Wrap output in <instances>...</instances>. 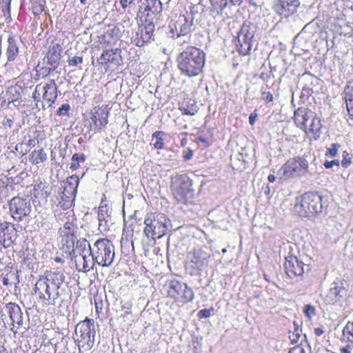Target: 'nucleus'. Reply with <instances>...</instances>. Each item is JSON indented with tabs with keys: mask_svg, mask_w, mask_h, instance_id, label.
Instances as JSON below:
<instances>
[{
	"mask_svg": "<svg viewBox=\"0 0 353 353\" xmlns=\"http://www.w3.org/2000/svg\"><path fill=\"white\" fill-rule=\"evenodd\" d=\"M19 54V42L14 37H9L6 56L8 61H13Z\"/></svg>",
	"mask_w": 353,
	"mask_h": 353,
	"instance_id": "28",
	"label": "nucleus"
},
{
	"mask_svg": "<svg viewBox=\"0 0 353 353\" xmlns=\"http://www.w3.org/2000/svg\"><path fill=\"white\" fill-rule=\"evenodd\" d=\"M351 159V155L347 151H344L343 152V160L341 161L342 166L347 168L352 163Z\"/></svg>",
	"mask_w": 353,
	"mask_h": 353,
	"instance_id": "41",
	"label": "nucleus"
},
{
	"mask_svg": "<svg viewBox=\"0 0 353 353\" xmlns=\"http://www.w3.org/2000/svg\"><path fill=\"white\" fill-rule=\"evenodd\" d=\"M121 50L118 48L110 50L104 51L99 58L97 59V62L99 64L103 65L107 63H113L116 65H119L121 61V56L120 54Z\"/></svg>",
	"mask_w": 353,
	"mask_h": 353,
	"instance_id": "24",
	"label": "nucleus"
},
{
	"mask_svg": "<svg viewBox=\"0 0 353 353\" xmlns=\"http://www.w3.org/2000/svg\"><path fill=\"white\" fill-rule=\"evenodd\" d=\"M61 51L62 49L59 44L50 47L46 54L47 63L50 66H53L54 68H57L59 64Z\"/></svg>",
	"mask_w": 353,
	"mask_h": 353,
	"instance_id": "26",
	"label": "nucleus"
},
{
	"mask_svg": "<svg viewBox=\"0 0 353 353\" xmlns=\"http://www.w3.org/2000/svg\"><path fill=\"white\" fill-rule=\"evenodd\" d=\"M144 224L145 234L154 239H161L172 230L171 221L161 213L148 214L144 220Z\"/></svg>",
	"mask_w": 353,
	"mask_h": 353,
	"instance_id": "3",
	"label": "nucleus"
},
{
	"mask_svg": "<svg viewBox=\"0 0 353 353\" xmlns=\"http://www.w3.org/2000/svg\"><path fill=\"white\" fill-rule=\"evenodd\" d=\"M13 124V121L11 119L7 118L6 121L3 122L4 126H8L10 128H12Z\"/></svg>",
	"mask_w": 353,
	"mask_h": 353,
	"instance_id": "55",
	"label": "nucleus"
},
{
	"mask_svg": "<svg viewBox=\"0 0 353 353\" xmlns=\"http://www.w3.org/2000/svg\"><path fill=\"white\" fill-rule=\"evenodd\" d=\"M23 146V143H19L16 145L15 149L17 151H19V150H21Z\"/></svg>",
	"mask_w": 353,
	"mask_h": 353,
	"instance_id": "61",
	"label": "nucleus"
},
{
	"mask_svg": "<svg viewBox=\"0 0 353 353\" xmlns=\"http://www.w3.org/2000/svg\"><path fill=\"white\" fill-rule=\"evenodd\" d=\"M212 310H213V309H211V310L203 309L198 312V316L199 318H208V317L210 316L211 312Z\"/></svg>",
	"mask_w": 353,
	"mask_h": 353,
	"instance_id": "46",
	"label": "nucleus"
},
{
	"mask_svg": "<svg viewBox=\"0 0 353 353\" xmlns=\"http://www.w3.org/2000/svg\"><path fill=\"white\" fill-rule=\"evenodd\" d=\"M90 254L99 265L108 267L114 258V246L108 239H100L94 243V249L90 251Z\"/></svg>",
	"mask_w": 353,
	"mask_h": 353,
	"instance_id": "7",
	"label": "nucleus"
},
{
	"mask_svg": "<svg viewBox=\"0 0 353 353\" xmlns=\"http://www.w3.org/2000/svg\"><path fill=\"white\" fill-rule=\"evenodd\" d=\"M143 8L145 11L150 12L152 14H157L161 11L162 6L159 0H146L145 3L140 6V12Z\"/></svg>",
	"mask_w": 353,
	"mask_h": 353,
	"instance_id": "30",
	"label": "nucleus"
},
{
	"mask_svg": "<svg viewBox=\"0 0 353 353\" xmlns=\"http://www.w3.org/2000/svg\"><path fill=\"white\" fill-rule=\"evenodd\" d=\"M209 255L202 250H197L193 253L190 259V265L192 268L190 274H199L201 271L208 267Z\"/></svg>",
	"mask_w": 353,
	"mask_h": 353,
	"instance_id": "19",
	"label": "nucleus"
},
{
	"mask_svg": "<svg viewBox=\"0 0 353 353\" xmlns=\"http://www.w3.org/2000/svg\"><path fill=\"white\" fill-rule=\"evenodd\" d=\"M56 68H54L53 66H50V68H41V71H42V74L44 76V77H47L48 75H49L52 71H54Z\"/></svg>",
	"mask_w": 353,
	"mask_h": 353,
	"instance_id": "50",
	"label": "nucleus"
},
{
	"mask_svg": "<svg viewBox=\"0 0 353 353\" xmlns=\"http://www.w3.org/2000/svg\"><path fill=\"white\" fill-rule=\"evenodd\" d=\"M64 281L65 275L62 270L46 272L34 285V291L38 301L43 305H55L64 292Z\"/></svg>",
	"mask_w": 353,
	"mask_h": 353,
	"instance_id": "1",
	"label": "nucleus"
},
{
	"mask_svg": "<svg viewBox=\"0 0 353 353\" xmlns=\"http://www.w3.org/2000/svg\"><path fill=\"white\" fill-rule=\"evenodd\" d=\"M121 309H122V311H123V312H124L123 317H125V316H127V315L130 314L131 312V305L128 303H125L122 305Z\"/></svg>",
	"mask_w": 353,
	"mask_h": 353,
	"instance_id": "49",
	"label": "nucleus"
},
{
	"mask_svg": "<svg viewBox=\"0 0 353 353\" xmlns=\"http://www.w3.org/2000/svg\"><path fill=\"white\" fill-rule=\"evenodd\" d=\"M47 158V154L43 149H40L32 152L30 161L32 164L37 165L46 161Z\"/></svg>",
	"mask_w": 353,
	"mask_h": 353,
	"instance_id": "32",
	"label": "nucleus"
},
{
	"mask_svg": "<svg viewBox=\"0 0 353 353\" xmlns=\"http://www.w3.org/2000/svg\"><path fill=\"white\" fill-rule=\"evenodd\" d=\"M95 334L94 321L92 319L85 318L75 326L74 340L79 349L90 350L94 344Z\"/></svg>",
	"mask_w": 353,
	"mask_h": 353,
	"instance_id": "5",
	"label": "nucleus"
},
{
	"mask_svg": "<svg viewBox=\"0 0 353 353\" xmlns=\"http://www.w3.org/2000/svg\"><path fill=\"white\" fill-rule=\"evenodd\" d=\"M257 114L256 113H251L249 117V123L253 125L255 123Z\"/></svg>",
	"mask_w": 353,
	"mask_h": 353,
	"instance_id": "53",
	"label": "nucleus"
},
{
	"mask_svg": "<svg viewBox=\"0 0 353 353\" xmlns=\"http://www.w3.org/2000/svg\"><path fill=\"white\" fill-rule=\"evenodd\" d=\"M17 237V231L14 225L6 221L0 223V243L4 248L12 246Z\"/></svg>",
	"mask_w": 353,
	"mask_h": 353,
	"instance_id": "17",
	"label": "nucleus"
},
{
	"mask_svg": "<svg viewBox=\"0 0 353 353\" xmlns=\"http://www.w3.org/2000/svg\"><path fill=\"white\" fill-rule=\"evenodd\" d=\"M192 26L193 21L192 19H189L185 15H180L174 22L172 30L174 29L176 38L181 36L185 37L191 32Z\"/></svg>",
	"mask_w": 353,
	"mask_h": 353,
	"instance_id": "22",
	"label": "nucleus"
},
{
	"mask_svg": "<svg viewBox=\"0 0 353 353\" xmlns=\"http://www.w3.org/2000/svg\"><path fill=\"white\" fill-rule=\"evenodd\" d=\"M81 258L83 260V268L85 271H87L89 269V267L88 265L87 264L86 257L85 256H82Z\"/></svg>",
	"mask_w": 353,
	"mask_h": 353,
	"instance_id": "56",
	"label": "nucleus"
},
{
	"mask_svg": "<svg viewBox=\"0 0 353 353\" xmlns=\"http://www.w3.org/2000/svg\"><path fill=\"white\" fill-rule=\"evenodd\" d=\"M262 99L266 103H269L273 101V95L270 92H262Z\"/></svg>",
	"mask_w": 353,
	"mask_h": 353,
	"instance_id": "47",
	"label": "nucleus"
},
{
	"mask_svg": "<svg viewBox=\"0 0 353 353\" xmlns=\"http://www.w3.org/2000/svg\"><path fill=\"white\" fill-rule=\"evenodd\" d=\"M322 197L317 193L306 192L296 199L294 207V212L301 216L307 217L322 211Z\"/></svg>",
	"mask_w": 353,
	"mask_h": 353,
	"instance_id": "4",
	"label": "nucleus"
},
{
	"mask_svg": "<svg viewBox=\"0 0 353 353\" xmlns=\"http://www.w3.org/2000/svg\"><path fill=\"white\" fill-rule=\"evenodd\" d=\"M309 125L307 128H304L303 130L306 134L312 133L314 139H318L321 135V128L322 127L321 120L318 118L316 114L313 112V116L310 117Z\"/></svg>",
	"mask_w": 353,
	"mask_h": 353,
	"instance_id": "27",
	"label": "nucleus"
},
{
	"mask_svg": "<svg viewBox=\"0 0 353 353\" xmlns=\"http://www.w3.org/2000/svg\"><path fill=\"white\" fill-rule=\"evenodd\" d=\"M4 316L5 326L12 330L14 334L19 332L23 333L27 330L23 325L25 316L17 304L11 302L6 304L4 307Z\"/></svg>",
	"mask_w": 353,
	"mask_h": 353,
	"instance_id": "8",
	"label": "nucleus"
},
{
	"mask_svg": "<svg viewBox=\"0 0 353 353\" xmlns=\"http://www.w3.org/2000/svg\"><path fill=\"white\" fill-rule=\"evenodd\" d=\"M257 27L252 23H244L239 31L236 48L241 55L248 54L252 47V42Z\"/></svg>",
	"mask_w": 353,
	"mask_h": 353,
	"instance_id": "10",
	"label": "nucleus"
},
{
	"mask_svg": "<svg viewBox=\"0 0 353 353\" xmlns=\"http://www.w3.org/2000/svg\"><path fill=\"white\" fill-rule=\"evenodd\" d=\"M168 296L176 301L186 303L194 299V292L186 283L179 280L169 281L165 285Z\"/></svg>",
	"mask_w": 353,
	"mask_h": 353,
	"instance_id": "9",
	"label": "nucleus"
},
{
	"mask_svg": "<svg viewBox=\"0 0 353 353\" xmlns=\"http://www.w3.org/2000/svg\"><path fill=\"white\" fill-rule=\"evenodd\" d=\"M79 161H84L85 157L84 155L82 154L81 157H79L77 153H75L72 155V163H70V169L72 170H77L79 167Z\"/></svg>",
	"mask_w": 353,
	"mask_h": 353,
	"instance_id": "38",
	"label": "nucleus"
},
{
	"mask_svg": "<svg viewBox=\"0 0 353 353\" xmlns=\"http://www.w3.org/2000/svg\"><path fill=\"white\" fill-rule=\"evenodd\" d=\"M316 309L314 306L307 304L305 305L303 313L309 319H311L315 315Z\"/></svg>",
	"mask_w": 353,
	"mask_h": 353,
	"instance_id": "40",
	"label": "nucleus"
},
{
	"mask_svg": "<svg viewBox=\"0 0 353 353\" xmlns=\"http://www.w3.org/2000/svg\"><path fill=\"white\" fill-rule=\"evenodd\" d=\"M87 246L89 247L90 252L92 251L91 250L90 245L88 243V241L85 239H76L74 243V247L72 248L73 250H78L79 252L84 251Z\"/></svg>",
	"mask_w": 353,
	"mask_h": 353,
	"instance_id": "37",
	"label": "nucleus"
},
{
	"mask_svg": "<svg viewBox=\"0 0 353 353\" xmlns=\"http://www.w3.org/2000/svg\"><path fill=\"white\" fill-rule=\"evenodd\" d=\"M181 110L182 111V113L183 114H188L193 116L197 112V110L196 109V107H192L191 108H181Z\"/></svg>",
	"mask_w": 353,
	"mask_h": 353,
	"instance_id": "45",
	"label": "nucleus"
},
{
	"mask_svg": "<svg viewBox=\"0 0 353 353\" xmlns=\"http://www.w3.org/2000/svg\"><path fill=\"white\" fill-rule=\"evenodd\" d=\"M268 179L270 183H273L275 181L276 177L273 174H269Z\"/></svg>",
	"mask_w": 353,
	"mask_h": 353,
	"instance_id": "58",
	"label": "nucleus"
},
{
	"mask_svg": "<svg viewBox=\"0 0 353 353\" xmlns=\"http://www.w3.org/2000/svg\"><path fill=\"white\" fill-rule=\"evenodd\" d=\"M323 165L325 168H331L334 165L339 166V160H332V161H325L323 163Z\"/></svg>",
	"mask_w": 353,
	"mask_h": 353,
	"instance_id": "48",
	"label": "nucleus"
},
{
	"mask_svg": "<svg viewBox=\"0 0 353 353\" xmlns=\"http://www.w3.org/2000/svg\"><path fill=\"white\" fill-rule=\"evenodd\" d=\"M308 172V162L303 157L289 159L280 169L279 174L283 179L299 176Z\"/></svg>",
	"mask_w": 353,
	"mask_h": 353,
	"instance_id": "11",
	"label": "nucleus"
},
{
	"mask_svg": "<svg viewBox=\"0 0 353 353\" xmlns=\"http://www.w3.org/2000/svg\"><path fill=\"white\" fill-rule=\"evenodd\" d=\"M172 189L174 198L179 202L187 203L193 201L194 190L192 181L188 175L181 174L173 178Z\"/></svg>",
	"mask_w": 353,
	"mask_h": 353,
	"instance_id": "6",
	"label": "nucleus"
},
{
	"mask_svg": "<svg viewBox=\"0 0 353 353\" xmlns=\"http://www.w3.org/2000/svg\"><path fill=\"white\" fill-rule=\"evenodd\" d=\"M12 217L17 221H21L29 216L32 206L30 201L20 198H12L9 203Z\"/></svg>",
	"mask_w": 353,
	"mask_h": 353,
	"instance_id": "13",
	"label": "nucleus"
},
{
	"mask_svg": "<svg viewBox=\"0 0 353 353\" xmlns=\"http://www.w3.org/2000/svg\"><path fill=\"white\" fill-rule=\"evenodd\" d=\"M108 112L105 108H98L91 112L90 119L92 125L90 130L94 132L101 130L108 123Z\"/></svg>",
	"mask_w": 353,
	"mask_h": 353,
	"instance_id": "21",
	"label": "nucleus"
},
{
	"mask_svg": "<svg viewBox=\"0 0 353 353\" xmlns=\"http://www.w3.org/2000/svg\"><path fill=\"white\" fill-rule=\"evenodd\" d=\"M79 182V179L76 175L71 176L67 180L60 195L59 205L62 208L68 209L72 205Z\"/></svg>",
	"mask_w": 353,
	"mask_h": 353,
	"instance_id": "14",
	"label": "nucleus"
},
{
	"mask_svg": "<svg viewBox=\"0 0 353 353\" xmlns=\"http://www.w3.org/2000/svg\"><path fill=\"white\" fill-rule=\"evenodd\" d=\"M192 156H193V152L192 150H189L188 152L183 154V158L185 161H188L192 159Z\"/></svg>",
	"mask_w": 353,
	"mask_h": 353,
	"instance_id": "54",
	"label": "nucleus"
},
{
	"mask_svg": "<svg viewBox=\"0 0 353 353\" xmlns=\"http://www.w3.org/2000/svg\"><path fill=\"white\" fill-rule=\"evenodd\" d=\"M346 295V290L341 280L337 279L331 283L330 288L324 296V301L328 305H334L341 301Z\"/></svg>",
	"mask_w": 353,
	"mask_h": 353,
	"instance_id": "15",
	"label": "nucleus"
},
{
	"mask_svg": "<svg viewBox=\"0 0 353 353\" xmlns=\"http://www.w3.org/2000/svg\"><path fill=\"white\" fill-rule=\"evenodd\" d=\"M301 337V334L299 333V329H295L294 332L290 335V339L291 343H298L299 338Z\"/></svg>",
	"mask_w": 353,
	"mask_h": 353,
	"instance_id": "43",
	"label": "nucleus"
},
{
	"mask_svg": "<svg viewBox=\"0 0 353 353\" xmlns=\"http://www.w3.org/2000/svg\"><path fill=\"white\" fill-rule=\"evenodd\" d=\"M71 219L67 221L64 224L63 228L59 229V232L65 236L66 238V243L68 244V248H74L75 240L77 239V236L74 234L77 228V225L74 223V215L70 216Z\"/></svg>",
	"mask_w": 353,
	"mask_h": 353,
	"instance_id": "23",
	"label": "nucleus"
},
{
	"mask_svg": "<svg viewBox=\"0 0 353 353\" xmlns=\"http://www.w3.org/2000/svg\"><path fill=\"white\" fill-rule=\"evenodd\" d=\"M344 94L348 114L350 117L353 118V81L347 83Z\"/></svg>",
	"mask_w": 353,
	"mask_h": 353,
	"instance_id": "29",
	"label": "nucleus"
},
{
	"mask_svg": "<svg viewBox=\"0 0 353 353\" xmlns=\"http://www.w3.org/2000/svg\"><path fill=\"white\" fill-rule=\"evenodd\" d=\"M134 0H121L120 3L123 8H125L128 5L133 3Z\"/></svg>",
	"mask_w": 353,
	"mask_h": 353,
	"instance_id": "52",
	"label": "nucleus"
},
{
	"mask_svg": "<svg viewBox=\"0 0 353 353\" xmlns=\"http://www.w3.org/2000/svg\"><path fill=\"white\" fill-rule=\"evenodd\" d=\"M341 148L339 143H332L330 147L327 149L325 156L329 157H334L337 154L339 149Z\"/></svg>",
	"mask_w": 353,
	"mask_h": 353,
	"instance_id": "39",
	"label": "nucleus"
},
{
	"mask_svg": "<svg viewBox=\"0 0 353 353\" xmlns=\"http://www.w3.org/2000/svg\"><path fill=\"white\" fill-rule=\"evenodd\" d=\"M324 332V330L321 327H316L314 329V333L316 336H321Z\"/></svg>",
	"mask_w": 353,
	"mask_h": 353,
	"instance_id": "57",
	"label": "nucleus"
},
{
	"mask_svg": "<svg viewBox=\"0 0 353 353\" xmlns=\"http://www.w3.org/2000/svg\"><path fill=\"white\" fill-rule=\"evenodd\" d=\"M313 116V112L307 110L305 108H299L294 112V123L301 130L307 128V121L310 117Z\"/></svg>",
	"mask_w": 353,
	"mask_h": 353,
	"instance_id": "25",
	"label": "nucleus"
},
{
	"mask_svg": "<svg viewBox=\"0 0 353 353\" xmlns=\"http://www.w3.org/2000/svg\"><path fill=\"white\" fill-rule=\"evenodd\" d=\"M83 62V57H74L68 61L69 65L77 66L78 64Z\"/></svg>",
	"mask_w": 353,
	"mask_h": 353,
	"instance_id": "44",
	"label": "nucleus"
},
{
	"mask_svg": "<svg viewBox=\"0 0 353 353\" xmlns=\"http://www.w3.org/2000/svg\"><path fill=\"white\" fill-rule=\"evenodd\" d=\"M32 97L34 101H39L42 97L48 107L52 106L57 98V86L54 80H50L49 83L37 84Z\"/></svg>",
	"mask_w": 353,
	"mask_h": 353,
	"instance_id": "12",
	"label": "nucleus"
},
{
	"mask_svg": "<svg viewBox=\"0 0 353 353\" xmlns=\"http://www.w3.org/2000/svg\"><path fill=\"white\" fill-rule=\"evenodd\" d=\"M3 283L4 285H8V283H9V280H8V279H7V278H3Z\"/></svg>",
	"mask_w": 353,
	"mask_h": 353,
	"instance_id": "62",
	"label": "nucleus"
},
{
	"mask_svg": "<svg viewBox=\"0 0 353 353\" xmlns=\"http://www.w3.org/2000/svg\"><path fill=\"white\" fill-rule=\"evenodd\" d=\"M228 1L230 0H210L211 12L216 15L222 14V12L228 6Z\"/></svg>",
	"mask_w": 353,
	"mask_h": 353,
	"instance_id": "33",
	"label": "nucleus"
},
{
	"mask_svg": "<svg viewBox=\"0 0 353 353\" xmlns=\"http://www.w3.org/2000/svg\"><path fill=\"white\" fill-rule=\"evenodd\" d=\"M343 340L348 342L349 347H353V322L348 321L342 331Z\"/></svg>",
	"mask_w": 353,
	"mask_h": 353,
	"instance_id": "31",
	"label": "nucleus"
},
{
	"mask_svg": "<svg viewBox=\"0 0 353 353\" xmlns=\"http://www.w3.org/2000/svg\"><path fill=\"white\" fill-rule=\"evenodd\" d=\"M20 88L17 86H10L6 91V97L8 103L18 101L21 98Z\"/></svg>",
	"mask_w": 353,
	"mask_h": 353,
	"instance_id": "34",
	"label": "nucleus"
},
{
	"mask_svg": "<svg viewBox=\"0 0 353 353\" xmlns=\"http://www.w3.org/2000/svg\"><path fill=\"white\" fill-rule=\"evenodd\" d=\"M242 1L243 0H230V2L233 5H239Z\"/></svg>",
	"mask_w": 353,
	"mask_h": 353,
	"instance_id": "59",
	"label": "nucleus"
},
{
	"mask_svg": "<svg viewBox=\"0 0 353 353\" xmlns=\"http://www.w3.org/2000/svg\"><path fill=\"white\" fill-rule=\"evenodd\" d=\"M28 145L29 146H32V147H34V146L36 145V141H35V140H34V139H30V140L28 141Z\"/></svg>",
	"mask_w": 353,
	"mask_h": 353,
	"instance_id": "60",
	"label": "nucleus"
},
{
	"mask_svg": "<svg viewBox=\"0 0 353 353\" xmlns=\"http://www.w3.org/2000/svg\"><path fill=\"white\" fill-rule=\"evenodd\" d=\"M178 68L181 74L192 77L199 75L205 64V54L199 48L188 46L176 59Z\"/></svg>",
	"mask_w": 353,
	"mask_h": 353,
	"instance_id": "2",
	"label": "nucleus"
},
{
	"mask_svg": "<svg viewBox=\"0 0 353 353\" xmlns=\"http://www.w3.org/2000/svg\"><path fill=\"white\" fill-rule=\"evenodd\" d=\"M0 353H8V352L5 348L2 347L1 349H0Z\"/></svg>",
	"mask_w": 353,
	"mask_h": 353,
	"instance_id": "64",
	"label": "nucleus"
},
{
	"mask_svg": "<svg viewBox=\"0 0 353 353\" xmlns=\"http://www.w3.org/2000/svg\"><path fill=\"white\" fill-rule=\"evenodd\" d=\"M199 140L203 143H207V139L204 137H199Z\"/></svg>",
	"mask_w": 353,
	"mask_h": 353,
	"instance_id": "63",
	"label": "nucleus"
},
{
	"mask_svg": "<svg viewBox=\"0 0 353 353\" xmlns=\"http://www.w3.org/2000/svg\"><path fill=\"white\" fill-rule=\"evenodd\" d=\"M284 267L286 274L291 278L301 276L305 270H309V266L294 256H289L285 258Z\"/></svg>",
	"mask_w": 353,
	"mask_h": 353,
	"instance_id": "16",
	"label": "nucleus"
},
{
	"mask_svg": "<svg viewBox=\"0 0 353 353\" xmlns=\"http://www.w3.org/2000/svg\"><path fill=\"white\" fill-rule=\"evenodd\" d=\"M70 106L68 103L63 104L57 111V114L59 116L68 115Z\"/></svg>",
	"mask_w": 353,
	"mask_h": 353,
	"instance_id": "42",
	"label": "nucleus"
},
{
	"mask_svg": "<svg viewBox=\"0 0 353 353\" xmlns=\"http://www.w3.org/2000/svg\"><path fill=\"white\" fill-rule=\"evenodd\" d=\"M288 353H311V348L307 342L301 343L300 345L291 348Z\"/></svg>",
	"mask_w": 353,
	"mask_h": 353,
	"instance_id": "36",
	"label": "nucleus"
},
{
	"mask_svg": "<svg viewBox=\"0 0 353 353\" xmlns=\"http://www.w3.org/2000/svg\"><path fill=\"white\" fill-rule=\"evenodd\" d=\"M165 135V133L163 131H156L152 135V141L154 140V142L152 144L154 148L158 150L163 149L164 148V141L165 139L163 137Z\"/></svg>",
	"mask_w": 353,
	"mask_h": 353,
	"instance_id": "35",
	"label": "nucleus"
},
{
	"mask_svg": "<svg viewBox=\"0 0 353 353\" xmlns=\"http://www.w3.org/2000/svg\"><path fill=\"white\" fill-rule=\"evenodd\" d=\"M299 5V0H276L274 10L279 15L287 18L296 12Z\"/></svg>",
	"mask_w": 353,
	"mask_h": 353,
	"instance_id": "18",
	"label": "nucleus"
},
{
	"mask_svg": "<svg viewBox=\"0 0 353 353\" xmlns=\"http://www.w3.org/2000/svg\"><path fill=\"white\" fill-rule=\"evenodd\" d=\"M105 211H106V206H102V205L99 206V210H98V216H99V221H101V219H103V215H104V213L105 212Z\"/></svg>",
	"mask_w": 353,
	"mask_h": 353,
	"instance_id": "51",
	"label": "nucleus"
},
{
	"mask_svg": "<svg viewBox=\"0 0 353 353\" xmlns=\"http://www.w3.org/2000/svg\"><path fill=\"white\" fill-rule=\"evenodd\" d=\"M154 30V24L151 21H146L145 23L139 26L134 37L136 46L141 47L150 41L153 36Z\"/></svg>",
	"mask_w": 353,
	"mask_h": 353,
	"instance_id": "20",
	"label": "nucleus"
}]
</instances>
